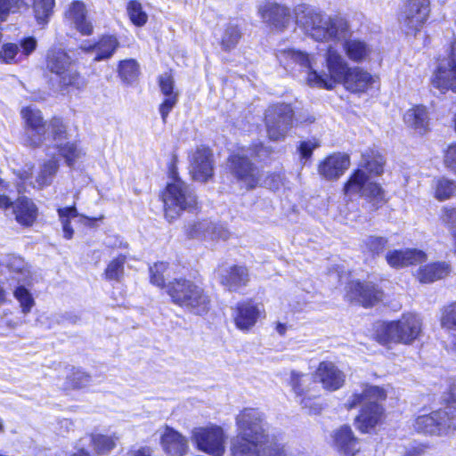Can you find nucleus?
I'll return each mask as SVG.
<instances>
[{
    "label": "nucleus",
    "instance_id": "1",
    "mask_svg": "<svg viewBox=\"0 0 456 456\" xmlns=\"http://www.w3.org/2000/svg\"><path fill=\"white\" fill-rule=\"evenodd\" d=\"M294 13L297 25L314 40L343 42L346 57L354 63L371 61L373 47L360 38H349L351 31L346 19L327 16L305 4L295 7Z\"/></svg>",
    "mask_w": 456,
    "mask_h": 456
},
{
    "label": "nucleus",
    "instance_id": "2",
    "mask_svg": "<svg viewBox=\"0 0 456 456\" xmlns=\"http://www.w3.org/2000/svg\"><path fill=\"white\" fill-rule=\"evenodd\" d=\"M276 57L286 69H293L296 65L305 69L307 84L327 90H332L337 85H340L351 67L338 49L331 45H329L324 53L325 69L318 70L314 56L294 48L279 49Z\"/></svg>",
    "mask_w": 456,
    "mask_h": 456
},
{
    "label": "nucleus",
    "instance_id": "3",
    "mask_svg": "<svg viewBox=\"0 0 456 456\" xmlns=\"http://www.w3.org/2000/svg\"><path fill=\"white\" fill-rule=\"evenodd\" d=\"M237 436L232 440V456H259L265 439V417L257 409L246 408L236 417Z\"/></svg>",
    "mask_w": 456,
    "mask_h": 456
},
{
    "label": "nucleus",
    "instance_id": "4",
    "mask_svg": "<svg viewBox=\"0 0 456 456\" xmlns=\"http://www.w3.org/2000/svg\"><path fill=\"white\" fill-rule=\"evenodd\" d=\"M384 159L377 151H368L362 155L361 168L357 169L345 184L344 191L347 195L360 193L362 197L372 203L376 209L385 201L384 191L376 183L369 182L362 168L370 174L380 175L383 172Z\"/></svg>",
    "mask_w": 456,
    "mask_h": 456
},
{
    "label": "nucleus",
    "instance_id": "5",
    "mask_svg": "<svg viewBox=\"0 0 456 456\" xmlns=\"http://www.w3.org/2000/svg\"><path fill=\"white\" fill-rule=\"evenodd\" d=\"M386 397L384 389L363 385L347 399L345 404L346 409L361 407L360 413L355 418V426L359 430L367 433L381 421L384 410L379 403Z\"/></svg>",
    "mask_w": 456,
    "mask_h": 456
},
{
    "label": "nucleus",
    "instance_id": "6",
    "mask_svg": "<svg viewBox=\"0 0 456 456\" xmlns=\"http://www.w3.org/2000/svg\"><path fill=\"white\" fill-rule=\"evenodd\" d=\"M167 293L174 304L196 314H206L210 308V298L197 282L187 279H175L167 286Z\"/></svg>",
    "mask_w": 456,
    "mask_h": 456
},
{
    "label": "nucleus",
    "instance_id": "7",
    "mask_svg": "<svg viewBox=\"0 0 456 456\" xmlns=\"http://www.w3.org/2000/svg\"><path fill=\"white\" fill-rule=\"evenodd\" d=\"M169 179L162 199L165 216L169 222H172L183 211H191L196 208L197 197L193 191L178 177L175 167L170 168Z\"/></svg>",
    "mask_w": 456,
    "mask_h": 456
},
{
    "label": "nucleus",
    "instance_id": "8",
    "mask_svg": "<svg viewBox=\"0 0 456 456\" xmlns=\"http://www.w3.org/2000/svg\"><path fill=\"white\" fill-rule=\"evenodd\" d=\"M47 69L56 75L59 87L68 92L83 90L86 79L77 71L70 56L61 49H51L47 53Z\"/></svg>",
    "mask_w": 456,
    "mask_h": 456
},
{
    "label": "nucleus",
    "instance_id": "9",
    "mask_svg": "<svg viewBox=\"0 0 456 456\" xmlns=\"http://www.w3.org/2000/svg\"><path fill=\"white\" fill-rule=\"evenodd\" d=\"M422 322L413 314H406L396 322H383L377 330V340L381 345L402 343L410 345L420 335Z\"/></svg>",
    "mask_w": 456,
    "mask_h": 456
},
{
    "label": "nucleus",
    "instance_id": "10",
    "mask_svg": "<svg viewBox=\"0 0 456 456\" xmlns=\"http://www.w3.org/2000/svg\"><path fill=\"white\" fill-rule=\"evenodd\" d=\"M413 427L419 433L443 436L456 430V406L447 404L443 409L416 418Z\"/></svg>",
    "mask_w": 456,
    "mask_h": 456
},
{
    "label": "nucleus",
    "instance_id": "11",
    "mask_svg": "<svg viewBox=\"0 0 456 456\" xmlns=\"http://www.w3.org/2000/svg\"><path fill=\"white\" fill-rule=\"evenodd\" d=\"M289 383L303 409L307 410L309 414H319L322 411V406L316 401V381L311 375L291 370Z\"/></svg>",
    "mask_w": 456,
    "mask_h": 456
},
{
    "label": "nucleus",
    "instance_id": "12",
    "mask_svg": "<svg viewBox=\"0 0 456 456\" xmlns=\"http://www.w3.org/2000/svg\"><path fill=\"white\" fill-rule=\"evenodd\" d=\"M48 129L51 131L52 137L47 142L48 145H45L47 151H50L51 148L58 150L66 164L70 167H74L75 163L85 155L83 149L76 142H65L67 131L61 118H53L50 121Z\"/></svg>",
    "mask_w": 456,
    "mask_h": 456
},
{
    "label": "nucleus",
    "instance_id": "13",
    "mask_svg": "<svg viewBox=\"0 0 456 456\" xmlns=\"http://www.w3.org/2000/svg\"><path fill=\"white\" fill-rule=\"evenodd\" d=\"M294 111L289 104L278 103L265 111V126L271 140L283 139L292 126Z\"/></svg>",
    "mask_w": 456,
    "mask_h": 456
},
{
    "label": "nucleus",
    "instance_id": "14",
    "mask_svg": "<svg viewBox=\"0 0 456 456\" xmlns=\"http://www.w3.org/2000/svg\"><path fill=\"white\" fill-rule=\"evenodd\" d=\"M191 441L200 451L212 456H223L225 452L224 434L220 427L210 425L191 430Z\"/></svg>",
    "mask_w": 456,
    "mask_h": 456
},
{
    "label": "nucleus",
    "instance_id": "15",
    "mask_svg": "<svg viewBox=\"0 0 456 456\" xmlns=\"http://www.w3.org/2000/svg\"><path fill=\"white\" fill-rule=\"evenodd\" d=\"M430 12L429 0H408L399 18L406 34L416 33L428 20Z\"/></svg>",
    "mask_w": 456,
    "mask_h": 456
},
{
    "label": "nucleus",
    "instance_id": "16",
    "mask_svg": "<svg viewBox=\"0 0 456 456\" xmlns=\"http://www.w3.org/2000/svg\"><path fill=\"white\" fill-rule=\"evenodd\" d=\"M229 169L240 186L246 190L255 188L259 183V171L244 152L230 157Z\"/></svg>",
    "mask_w": 456,
    "mask_h": 456
},
{
    "label": "nucleus",
    "instance_id": "17",
    "mask_svg": "<svg viewBox=\"0 0 456 456\" xmlns=\"http://www.w3.org/2000/svg\"><path fill=\"white\" fill-rule=\"evenodd\" d=\"M232 310L236 328L243 332H248L258 320L265 317L264 305L252 300L239 302Z\"/></svg>",
    "mask_w": 456,
    "mask_h": 456
},
{
    "label": "nucleus",
    "instance_id": "18",
    "mask_svg": "<svg viewBox=\"0 0 456 456\" xmlns=\"http://www.w3.org/2000/svg\"><path fill=\"white\" fill-rule=\"evenodd\" d=\"M21 115L29 126L28 130L29 144L34 147L48 145L47 142L52 137L51 131L48 129L50 122L47 125L43 122L41 111L27 107L22 109Z\"/></svg>",
    "mask_w": 456,
    "mask_h": 456
},
{
    "label": "nucleus",
    "instance_id": "19",
    "mask_svg": "<svg viewBox=\"0 0 456 456\" xmlns=\"http://www.w3.org/2000/svg\"><path fill=\"white\" fill-rule=\"evenodd\" d=\"M346 297L368 307L382 300L383 291L372 282L351 281L347 286Z\"/></svg>",
    "mask_w": 456,
    "mask_h": 456
},
{
    "label": "nucleus",
    "instance_id": "20",
    "mask_svg": "<svg viewBox=\"0 0 456 456\" xmlns=\"http://www.w3.org/2000/svg\"><path fill=\"white\" fill-rule=\"evenodd\" d=\"M190 173L196 181L205 182L213 175L212 153L208 148L199 147L190 156Z\"/></svg>",
    "mask_w": 456,
    "mask_h": 456
},
{
    "label": "nucleus",
    "instance_id": "21",
    "mask_svg": "<svg viewBox=\"0 0 456 456\" xmlns=\"http://www.w3.org/2000/svg\"><path fill=\"white\" fill-rule=\"evenodd\" d=\"M185 233L191 239H222L229 238V232L222 226H217L208 220L190 221L184 226Z\"/></svg>",
    "mask_w": 456,
    "mask_h": 456
},
{
    "label": "nucleus",
    "instance_id": "22",
    "mask_svg": "<svg viewBox=\"0 0 456 456\" xmlns=\"http://www.w3.org/2000/svg\"><path fill=\"white\" fill-rule=\"evenodd\" d=\"M315 379L324 389L336 391L345 384L346 375L334 362L324 361L319 363Z\"/></svg>",
    "mask_w": 456,
    "mask_h": 456
},
{
    "label": "nucleus",
    "instance_id": "23",
    "mask_svg": "<svg viewBox=\"0 0 456 456\" xmlns=\"http://www.w3.org/2000/svg\"><path fill=\"white\" fill-rule=\"evenodd\" d=\"M375 82L376 78L369 71L359 66H351L340 85L348 92L362 94L371 88Z\"/></svg>",
    "mask_w": 456,
    "mask_h": 456
},
{
    "label": "nucleus",
    "instance_id": "24",
    "mask_svg": "<svg viewBox=\"0 0 456 456\" xmlns=\"http://www.w3.org/2000/svg\"><path fill=\"white\" fill-rule=\"evenodd\" d=\"M37 47L34 37L24 38L20 45L7 43L0 48V61L4 63H17L28 57Z\"/></svg>",
    "mask_w": 456,
    "mask_h": 456
},
{
    "label": "nucleus",
    "instance_id": "25",
    "mask_svg": "<svg viewBox=\"0 0 456 456\" xmlns=\"http://www.w3.org/2000/svg\"><path fill=\"white\" fill-rule=\"evenodd\" d=\"M160 444L169 456H184L189 450L187 438L170 427H166L160 437Z\"/></svg>",
    "mask_w": 456,
    "mask_h": 456
},
{
    "label": "nucleus",
    "instance_id": "26",
    "mask_svg": "<svg viewBox=\"0 0 456 456\" xmlns=\"http://www.w3.org/2000/svg\"><path fill=\"white\" fill-rule=\"evenodd\" d=\"M258 12L265 22L280 30L285 28L290 21L289 10L275 3L266 2L259 7Z\"/></svg>",
    "mask_w": 456,
    "mask_h": 456
},
{
    "label": "nucleus",
    "instance_id": "27",
    "mask_svg": "<svg viewBox=\"0 0 456 456\" xmlns=\"http://www.w3.org/2000/svg\"><path fill=\"white\" fill-rule=\"evenodd\" d=\"M350 166L346 154L334 153L327 157L318 166L319 174L327 180L339 178Z\"/></svg>",
    "mask_w": 456,
    "mask_h": 456
},
{
    "label": "nucleus",
    "instance_id": "28",
    "mask_svg": "<svg viewBox=\"0 0 456 456\" xmlns=\"http://www.w3.org/2000/svg\"><path fill=\"white\" fill-rule=\"evenodd\" d=\"M432 84L441 91L456 92V61L454 59L449 58L439 64L432 78Z\"/></svg>",
    "mask_w": 456,
    "mask_h": 456
},
{
    "label": "nucleus",
    "instance_id": "29",
    "mask_svg": "<svg viewBox=\"0 0 456 456\" xmlns=\"http://www.w3.org/2000/svg\"><path fill=\"white\" fill-rule=\"evenodd\" d=\"M218 272L221 284L231 291L238 290L248 281V269L242 265L223 267Z\"/></svg>",
    "mask_w": 456,
    "mask_h": 456
},
{
    "label": "nucleus",
    "instance_id": "30",
    "mask_svg": "<svg viewBox=\"0 0 456 456\" xmlns=\"http://www.w3.org/2000/svg\"><path fill=\"white\" fill-rule=\"evenodd\" d=\"M332 440L336 449L346 456H354L360 451L359 442L348 426L334 430Z\"/></svg>",
    "mask_w": 456,
    "mask_h": 456
},
{
    "label": "nucleus",
    "instance_id": "31",
    "mask_svg": "<svg viewBox=\"0 0 456 456\" xmlns=\"http://www.w3.org/2000/svg\"><path fill=\"white\" fill-rule=\"evenodd\" d=\"M426 259V253L416 248L389 250L386 255L387 264L394 268H401L409 265L418 264Z\"/></svg>",
    "mask_w": 456,
    "mask_h": 456
},
{
    "label": "nucleus",
    "instance_id": "32",
    "mask_svg": "<svg viewBox=\"0 0 456 456\" xmlns=\"http://www.w3.org/2000/svg\"><path fill=\"white\" fill-rule=\"evenodd\" d=\"M66 18L81 34L88 36L93 33L94 28L86 18V8L84 3L73 2L66 12Z\"/></svg>",
    "mask_w": 456,
    "mask_h": 456
},
{
    "label": "nucleus",
    "instance_id": "33",
    "mask_svg": "<svg viewBox=\"0 0 456 456\" xmlns=\"http://www.w3.org/2000/svg\"><path fill=\"white\" fill-rule=\"evenodd\" d=\"M159 87L165 99L159 106V113L162 120L166 123L169 112L177 103L178 94L174 91V79L168 73H165L159 77Z\"/></svg>",
    "mask_w": 456,
    "mask_h": 456
},
{
    "label": "nucleus",
    "instance_id": "34",
    "mask_svg": "<svg viewBox=\"0 0 456 456\" xmlns=\"http://www.w3.org/2000/svg\"><path fill=\"white\" fill-rule=\"evenodd\" d=\"M12 211L17 223L25 227L32 226L37 218V208L27 197H20L12 204Z\"/></svg>",
    "mask_w": 456,
    "mask_h": 456
},
{
    "label": "nucleus",
    "instance_id": "35",
    "mask_svg": "<svg viewBox=\"0 0 456 456\" xmlns=\"http://www.w3.org/2000/svg\"><path fill=\"white\" fill-rule=\"evenodd\" d=\"M403 119L409 127L419 134L429 131V114L428 109L423 105H416L409 109L404 114Z\"/></svg>",
    "mask_w": 456,
    "mask_h": 456
},
{
    "label": "nucleus",
    "instance_id": "36",
    "mask_svg": "<svg viewBox=\"0 0 456 456\" xmlns=\"http://www.w3.org/2000/svg\"><path fill=\"white\" fill-rule=\"evenodd\" d=\"M451 273V265L446 262H436L420 266L418 270V279L421 283H432L444 279Z\"/></svg>",
    "mask_w": 456,
    "mask_h": 456
},
{
    "label": "nucleus",
    "instance_id": "37",
    "mask_svg": "<svg viewBox=\"0 0 456 456\" xmlns=\"http://www.w3.org/2000/svg\"><path fill=\"white\" fill-rule=\"evenodd\" d=\"M90 444L97 455H108L117 444L116 434L105 435L98 432L90 434Z\"/></svg>",
    "mask_w": 456,
    "mask_h": 456
},
{
    "label": "nucleus",
    "instance_id": "38",
    "mask_svg": "<svg viewBox=\"0 0 456 456\" xmlns=\"http://www.w3.org/2000/svg\"><path fill=\"white\" fill-rule=\"evenodd\" d=\"M59 220L61 222L63 236L67 240H70L73 237L74 230L72 229L70 225V220L74 217L80 216L81 218L86 219V221H95L96 218L91 219L85 216H80L77 210V208L75 205L71 207H66V208H59L57 209Z\"/></svg>",
    "mask_w": 456,
    "mask_h": 456
},
{
    "label": "nucleus",
    "instance_id": "39",
    "mask_svg": "<svg viewBox=\"0 0 456 456\" xmlns=\"http://www.w3.org/2000/svg\"><path fill=\"white\" fill-rule=\"evenodd\" d=\"M59 169V161L58 159L53 158L47 161H45L36 178L37 186L39 189L49 186L53 177L55 176L57 171Z\"/></svg>",
    "mask_w": 456,
    "mask_h": 456
},
{
    "label": "nucleus",
    "instance_id": "40",
    "mask_svg": "<svg viewBox=\"0 0 456 456\" xmlns=\"http://www.w3.org/2000/svg\"><path fill=\"white\" fill-rule=\"evenodd\" d=\"M119 43L114 36H104L94 44L96 56L95 61L109 59L112 56Z\"/></svg>",
    "mask_w": 456,
    "mask_h": 456
},
{
    "label": "nucleus",
    "instance_id": "41",
    "mask_svg": "<svg viewBox=\"0 0 456 456\" xmlns=\"http://www.w3.org/2000/svg\"><path fill=\"white\" fill-rule=\"evenodd\" d=\"M241 33L238 28V25L233 22L226 23L220 35V44L222 48L225 51H229L235 47L240 39Z\"/></svg>",
    "mask_w": 456,
    "mask_h": 456
},
{
    "label": "nucleus",
    "instance_id": "42",
    "mask_svg": "<svg viewBox=\"0 0 456 456\" xmlns=\"http://www.w3.org/2000/svg\"><path fill=\"white\" fill-rule=\"evenodd\" d=\"M259 456H285L284 446L275 436H269L265 422V439L259 446Z\"/></svg>",
    "mask_w": 456,
    "mask_h": 456
},
{
    "label": "nucleus",
    "instance_id": "43",
    "mask_svg": "<svg viewBox=\"0 0 456 456\" xmlns=\"http://www.w3.org/2000/svg\"><path fill=\"white\" fill-rule=\"evenodd\" d=\"M6 266L12 273L17 274L15 279L18 283H27L28 281L30 272L26 267V264L21 257L14 255L9 256Z\"/></svg>",
    "mask_w": 456,
    "mask_h": 456
},
{
    "label": "nucleus",
    "instance_id": "44",
    "mask_svg": "<svg viewBox=\"0 0 456 456\" xmlns=\"http://www.w3.org/2000/svg\"><path fill=\"white\" fill-rule=\"evenodd\" d=\"M439 221L450 232L456 248V208L452 206L442 207L439 213Z\"/></svg>",
    "mask_w": 456,
    "mask_h": 456
},
{
    "label": "nucleus",
    "instance_id": "45",
    "mask_svg": "<svg viewBox=\"0 0 456 456\" xmlns=\"http://www.w3.org/2000/svg\"><path fill=\"white\" fill-rule=\"evenodd\" d=\"M126 12L134 25L142 27L147 23L148 14L143 10L142 4L138 1H129L126 5Z\"/></svg>",
    "mask_w": 456,
    "mask_h": 456
},
{
    "label": "nucleus",
    "instance_id": "46",
    "mask_svg": "<svg viewBox=\"0 0 456 456\" xmlns=\"http://www.w3.org/2000/svg\"><path fill=\"white\" fill-rule=\"evenodd\" d=\"M54 0H33V10L35 17L39 24L48 21L53 13Z\"/></svg>",
    "mask_w": 456,
    "mask_h": 456
},
{
    "label": "nucleus",
    "instance_id": "47",
    "mask_svg": "<svg viewBox=\"0 0 456 456\" xmlns=\"http://www.w3.org/2000/svg\"><path fill=\"white\" fill-rule=\"evenodd\" d=\"M118 73L121 78L126 83H133L139 76V64L134 59L120 61Z\"/></svg>",
    "mask_w": 456,
    "mask_h": 456
},
{
    "label": "nucleus",
    "instance_id": "48",
    "mask_svg": "<svg viewBox=\"0 0 456 456\" xmlns=\"http://www.w3.org/2000/svg\"><path fill=\"white\" fill-rule=\"evenodd\" d=\"M125 262L126 256L123 255H120L118 257L111 260L105 269V279L109 281H120L124 275Z\"/></svg>",
    "mask_w": 456,
    "mask_h": 456
},
{
    "label": "nucleus",
    "instance_id": "49",
    "mask_svg": "<svg viewBox=\"0 0 456 456\" xmlns=\"http://www.w3.org/2000/svg\"><path fill=\"white\" fill-rule=\"evenodd\" d=\"M456 191V185L452 181L446 178H440L436 181L435 186V196L442 201L450 199Z\"/></svg>",
    "mask_w": 456,
    "mask_h": 456
},
{
    "label": "nucleus",
    "instance_id": "50",
    "mask_svg": "<svg viewBox=\"0 0 456 456\" xmlns=\"http://www.w3.org/2000/svg\"><path fill=\"white\" fill-rule=\"evenodd\" d=\"M14 297L19 301L23 314H28L31 311L35 301L30 292L24 287V285L18 286L13 291Z\"/></svg>",
    "mask_w": 456,
    "mask_h": 456
},
{
    "label": "nucleus",
    "instance_id": "51",
    "mask_svg": "<svg viewBox=\"0 0 456 456\" xmlns=\"http://www.w3.org/2000/svg\"><path fill=\"white\" fill-rule=\"evenodd\" d=\"M441 326L447 330H456V303L444 306L442 310Z\"/></svg>",
    "mask_w": 456,
    "mask_h": 456
},
{
    "label": "nucleus",
    "instance_id": "52",
    "mask_svg": "<svg viewBox=\"0 0 456 456\" xmlns=\"http://www.w3.org/2000/svg\"><path fill=\"white\" fill-rule=\"evenodd\" d=\"M91 377L87 373L77 370L72 372L70 376L68 377L67 381V388H83L90 385Z\"/></svg>",
    "mask_w": 456,
    "mask_h": 456
},
{
    "label": "nucleus",
    "instance_id": "53",
    "mask_svg": "<svg viewBox=\"0 0 456 456\" xmlns=\"http://www.w3.org/2000/svg\"><path fill=\"white\" fill-rule=\"evenodd\" d=\"M167 264L164 262L156 263L150 268L151 282L158 287H163L165 279L163 273L167 270Z\"/></svg>",
    "mask_w": 456,
    "mask_h": 456
},
{
    "label": "nucleus",
    "instance_id": "54",
    "mask_svg": "<svg viewBox=\"0 0 456 456\" xmlns=\"http://www.w3.org/2000/svg\"><path fill=\"white\" fill-rule=\"evenodd\" d=\"M387 244V240L383 237L369 236L364 240V245L373 254L381 253Z\"/></svg>",
    "mask_w": 456,
    "mask_h": 456
},
{
    "label": "nucleus",
    "instance_id": "55",
    "mask_svg": "<svg viewBox=\"0 0 456 456\" xmlns=\"http://www.w3.org/2000/svg\"><path fill=\"white\" fill-rule=\"evenodd\" d=\"M23 4V0H0V20H4L10 12H15Z\"/></svg>",
    "mask_w": 456,
    "mask_h": 456
},
{
    "label": "nucleus",
    "instance_id": "56",
    "mask_svg": "<svg viewBox=\"0 0 456 456\" xmlns=\"http://www.w3.org/2000/svg\"><path fill=\"white\" fill-rule=\"evenodd\" d=\"M318 147H320V141L316 138L301 142L298 147L301 158L308 159L312 156L314 150Z\"/></svg>",
    "mask_w": 456,
    "mask_h": 456
},
{
    "label": "nucleus",
    "instance_id": "57",
    "mask_svg": "<svg viewBox=\"0 0 456 456\" xmlns=\"http://www.w3.org/2000/svg\"><path fill=\"white\" fill-rule=\"evenodd\" d=\"M445 165L452 170H456V142L450 145L445 151Z\"/></svg>",
    "mask_w": 456,
    "mask_h": 456
},
{
    "label": "nucleus",
    "instance_id": "58",
    "mask_svg": "<svg viewBox=\"0 0 456 456\" xmlns=\"http://www.w3.org/2000/svg\"><path fill=\"white\" fill-rule=\"evenodd\" d=\"M427 447L422 444H418L411 447L406 452L405 456H422L425 454Z\"/></svg>",
    "mask_w": 456,
    "mask_h": 456
},
{
    "label": "nucleus",
    "instance_id": "59",
    "mask_svg": "<svg viewBox=\"0 0 456 456\" xmlns=\"http://www.w3.org/2000/svg\"><path fill=\"white\" fill-rule=\"evenodd\" d=\"M275 330L280 336H284L288 330V326L286 323L276 322Z\"/></svg>",
    "mask_w": 456,
    "mask_h": 456
},
{
    "label": "nucleus",
    "instance_id": "60",
    "mask_svg": "<svg viewBox=\"0 0 456 456\" xmlns=\"http://www.w3.org/2000/svg\"><path fill=\"white\" fill-rule=\"evenodd\" d=\"M12 205L10 199L4 195H0V208H7Z\"/></svg>",
    "mask_w": 456,
    "mask_h": 456
},
{
    "label": "nucleus",
    "instance_id": "61",
    "mask_svg": "<svg viewBox=\"0 0 456 456\" xmlns=\"http://www.w3.org/2000/svg\"><path fill=\"white\" fill-rule=\"evenodd\" d=\"M315 118L312 115L307 114L305 117H303L302 115L299 116L298 121L300 123H313L314 122Z\"/></svg>",
    "mask_w": 456,
    "mask_h": 456
},
{
    "label": "nucleus",
    "instance_id": "62",
    "mask_svg": "<svg viewBox=\"0 0 456 456\" xmlns=\"http://www.w3.org/2000/svg\"><path fill=\"white\" fill-rule=\"evenodd\" d=\"M68 456H93L90 454L88 451L86 449H79L77 452L68 455Z\"/></svg>",
    "mask_w": 456,
    "mask_h": 456
},
{
    "label": "nucleus",
    "instance_id": "63",
    "mask_svg": "<svg viewBox=\"0 0 456 456\" xmlns=\"http://www.w3.org/2000/svg\"><path fill=\"white\" fill-rule=\"evenodd\" d=\"M80 48L85 52L95 51L94 44L84 43L81 45Z\"/></svg>",
    "mask_w": 456,
    "mask_h": 456
},
{
    "label": "nucleus",
    "instance_id": "64",
    "mask_svg": "<svg viewBox=\"0 0 456 456\" xmlns=\"http://www.w3.org/2000/svg\"><path fill=\"white\" fill-rule=\"evenodd\" d=\"M134 456H151V453L148 449H142L136 452Z\"/></svg>",
    "mask_w": 456,
    "mask_h": 456
}]
</instances>
